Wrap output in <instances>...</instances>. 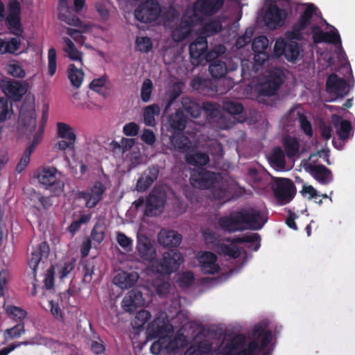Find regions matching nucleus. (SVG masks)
I'll use <instances>...</instances> for the list:
<instances>
[{"label":"nucleus","instance_id":"nucleus-1","mask_svg":"<svg viewBox=\"0 0 355 355\" xmlns=\"http://www.w3.org/2000/svg\"><path fill=\"white\" fill-rule=\"evenodd\" d=\"M267 219L260 211L254 208L242 209L221 216L218 224L225 232L234 233L245 229L258 230L263 227Z\"/></svg>","mask_w":355,"mask_h":355},{"label":"nucleus","instance_id":"nucleus-2","mask_svg":"<svg viewBox=\"0 0 355 355\" xmlns=\"http://www.w3.org/2000/svg\"><path fill=\"white\" fill-rule=\"evenodd\" d=\"M190 182L194 187L201 189H210L213 198L216 200H225L227 196V189L217 180V175L205 168L193 171Z\"/></svg>","mask_w":355,"mask_h":355},{"label":"nucleus","instance_id":"nucleus-3","mask_svg":"<svg viewBox=\"0 0 355 355\" xmlns=\"http://www.w3.org/2000/svg\"><path fill=\"white\" fill-rule=\"evenodd\" d=\"M60 174L54 166H44L40 168L36 175L39 183L45 190H48L51 196L59 197L64 192V183L57 177Z\"/></svg>","mask_w":355,"mask_h":355},{"label":"nucleus","instance_id":"nucleus-4","mask_svg":"<svg viewBox=\"0 0 355 355\" xmlns=\"http://www.w3.org/2000/svg\"><path fill=\"white\" fill-rule=\"evenodd\" d=\"M183 262V256L179 250H169L164 252L160 259L155 258L151 264L157 273L170 275L176 272Z\"/></svg>","mask_w":355,"mask_h":355},{"label":"nucleus","instance_id":"nucleus-5","mask_svg":"<svg viewBox=\"0 0 355 355\" xmlns=\"http://www.w3.org/2000/svg\"><path fill=\"white\" fill-rule=\"evenodd\" d=\"M173 327L168 322L161 321L159 318L155 319L148 327L147 332L149 337H156L163 334L164 354H170L177 348V343L171 339Z\"/></svg>","mask_w":355,"mask_h":355},{"label":"nucleus","instance_id":"nucleus-6","mask_svg":"<svg viewBox=\"0 0 355 355\" xmlns=\"http://www.w3.org/2000/svg\"><path fill=\"white\" fill-rule=\"evenodd\" d=\"M301 45L294 40H277L274 45V55L279 58L284 56L285 59L292 63H295L301 51Z\"/></svg>","mask_w":355,"mask_h":355},{"label":"nucleus","instance_id":"nucleus-7","mask_svg":"<svg viewBox=\"0 0 355 355\" xmlns=\"http://www.w3.org/2000/svg\"><path fill=\"white\" fill-rule=\"evenodd\" d=\"M271 187L275 198L281 205L290 202L295 197V186L293 182L288 178H276Z\"/></svg>","mask_w":355,"mask_h":355},{"label":"nucleus","instance_id":"nucleus-8","mask_svg":"<svg viewBox=\"0 0 355 355\" xmlns=\"http://www.w3.org/2000/svg\"><path fill=\"white\" fill-rule=\"evenodd\" d=\"M291 6L288 0L272 1L268 3L263 13V22H285L288 16Z\"/></svg>","mask_w":355,"mask_h":355},{"label":"nucleus","instance_id":"nucleus-9","mask_svg":"<svg viewBox=\"0 0 355 355\" xmlns=\"http://www.w3.org/2000/svg\"><path fill=\"white\" fill-rule=\"evenodd\" d=\"M284 72L282 69L272 68L269 71L266 80L260 86L259 94L263 96H272L276 94L284 83Z\"/></svg>","mask_w":355,"mask_h":355},{"label":"nucleus","instance_id":"nucleus-10","mask_svg":"<svg viewBox=\"0 0 355 355\" xmlns=\"http://www.w3.org/2000/svg\"><path fill=\"white\" fill-rule=\"evenodd\" d=\"M107 190L106 186L101 181H95L85 191H78L77 197L85 200V207L88 209L94 208L103 198Z\"/></svg>","mask_w":355,"mask_h":355},{"label":"nucleus","instance_id":"nucleus-11","mask_svg":"<svg viewBox=\"0 0 355 355\" xmlns=\"http://www.w3.org/2000/svg\"><path fill=\"white\" fill-rule=\"evenodd\" d=\"M166 198V193L162 187H153L146 198L144 214L146 216H155L157 211L164 207Z\"/></svg>","mask_w":355,"mask_h":355},{"label":"nucleus","instance_id":"nucleus-12","mask_svg":"<svg viewBox=\"0 0 355 355\" xmlns=\"http://www.w3.org/2000/svg\"><path fill=\"white\" fill-rule=\"evenodd\" d=\"M160 12L159 4L156 0H147L137 7L135 16L139 22H155Z\"/></svg>","mask_w":355,"mask_h":355},{"label":"nucleus","instance_id":"nucleus-13","mask_svg":"<svg viewBox=\"0 0 355 355\" xmlns=\"http://www.w3.org/2000/svg\"><path fill=\"white\" fill-rule=\"evenodd\" d=\"M224 0H196L193 13L198 17H210L218 13L224 6Z\"/></svg>","mask_w":355,"mask_h":355},{"label":"nucleus","instance_id":"nucleus-14","mask_svg":"<svg viewBox=\"0 0 355 355\" xmlns=\"http://www.w3.org/2000/svg\"><path fill=\"white\" fill-rule=\"evenodd\" d=\"M208 44L205 36L199 35L189 46L191 62L193 66H198L207 61V53Z\"/></svg>","mask_w":355,"mask_h":355},{"label":"nucleus","instance_id":"nucleus-15","mask_svg":"<svg viewBox=\"0 0 355 355\" xmlns=\"http://www.w3.org/2000/svg\"><path fill=\"white\" fill-rule=\"evenodd\" d=\"M0 87L5 95L13 101H20L27 91L25 85L8 78L1 80Z\"/></svg>","mask_w":355,"mask_h":355},{"label":"nucleus","instance_id":"nucleus-16","mask_svg":"<svg viewBox=\"0 0 355 355\" xmlns=\"http://www.w3.org/2000/svg\"><path fill=\"white\" fill-rule=\"evenodd\" d=\"M180 26L175 28L171 33L172 39L176 42H180L188 38L192 33L193 27L198 24H179ZM204 29L208 31L214 29L217 33L222 29V24H203Z\"/></svg>","mask_w":355,"mask_h":355},{"label":"nucleus","instance_id":"nucleus-17","mask_svg":"<svg viewBox=\"0 0 355 355\" xmlns=\"http://www.w3.org/2000/svg\"><path fill=\"white\" fill-rule=\"evenodd\" d=\"M19 123L31 132L36 128V113L33 103H24L19 110Z\"/></svg>","mask_w":355,"mask_h":355},{"label":"nucleus","instance_id":"nucleus-18","mask_svg":"<svg viewBox=\"0 0 355 355\" xmlns=\"http://www.w3.org/2000/svg\"><path fill=\"white\" fill-rule=\"evenodd\" d=\"M145 304V300L142 293L138 289L129 291L121 302V307L125 312H135L137 308L141 307Z\"/></svg>","mask_w":355,"mask_h":355},{"label":"nucleus","instance_id":"nucleus-19","mask_svg":"<svg viewBox=\"0 0 355 355\" xmlns=\"http://www.w3.org/2000/svg\"><path fill=\"white\" fill-rule=\"evenodd\" d=\"M198 261L202 272L205 274L214 275L220 269L217 264V257L211 252H204L199 254Z\"/></svg>","mask_w":355,"mask_h":355},{"label":"nucleus","instance_id":"nucleus-20","mask_svg":"<svg viewBox=\"0 0 355 355\" xmlns=\"http://www.w3.org/2000/svg\"><path fill=\"white\" fill-rule=\"evenodd\" d=\"M347 87L346 80L339 78L336 73H331L327 78L326 89L329 94H335L336 97L342 98L347 94Z\"/></svg>","mask_w":355,"mask_h":355},{"label":"nucleus","instance_id":"nucleus-21","mask_svg":"<svg viewBox=\"0 0 355 355\" xmlns=\"http://www.w3.org/2000/svg\"><path fill=\"white\" fill-rule=\"evenodd\" d=\"M49 253V246L46 241L41 242L31 252V257L28 261L30 268L33 271V277H36L38 265L43 258L46 259Z\"/></svg>","mask_w":355,"mask_h":355},{"label":"nucleus","instance_id":"nucleus-22","mask_svg":"<svg viewBox=\"0 0 355 355\" xmlns=\"http://www.w3.org/2000/svg\"><path fill=\"white\" fill-rule=\"evenodd\" d=\"M136 248L142 259L151 263L153 261L156 256V251L148 236L138 235Z\"/></svg>","mask_w":355,"mask_h":355},{"label":"nucleus","instance_id":"nucleus-23","mask_svg":"<svg viewBox=\"0 0 355 355\" xmlns=\"http://www.w3.org/2000/svg\"><path fill=\"white\" fill-rule=\"evenodd\" d=\"M85 6V0H73V6L71 5V1H68V10L62 13L59 10L58 19L62 22H82L76 14L80 12Z\"/></svg>","mask_w":355,"mask_h":355},{"label":"nucleus","instance_id":"nucleus-24","mask_svg":"<svg viewBox=\"0 0 355 355\" xmlns=\"http://www.w3.org/2000/svg\"><path fill=\"white\" fill-rule=\"evenodd\" d=\"M301 6L304 7V10L297 22H311V19L315 22H327L320 10L314 3H306Z\"/></svg>","mask_w":355,"mask_h":355},{"label":"nucleus","instance_id":"nucleus-25","mask_svg":"<svg viewBox=\"0 0 355 355\" xmlns=\"http://www.w3.org/2000/svg\"><path fill=\"white\" fill-rule=\"evenodd\" d=\"M159 173L157 165H153L146 170L142 176L137 182L136 189L139 192L146 191L153 183L157 179Z\"/></svg>","mask_w":355,"mask_h":355},{"label":"nucleus","instance_id":"nucleus-26","mask_svg":"<svg viewBox=\"0 0 355 355\" xmlns=\"http://www.w3.org/2000/svg\"><path fill=\"white\" fill-rule=\"evenodd\" d=\"M245 344V336L243 334H237L221 346L220 354L221 355H240V350Z\"/></svg>","mask_w":355,"mask_h":355},{"label":"nucleus","instance_id":"nucleus-27","mask_svg":"<svg viewBox=\"0 0 355 355\" xmlns=\"http://www.w3.org/2000/svg\"><path fill=\"white\" fill-rule=\"evenodd\" d=\"M309 168L311 175L321 184H329L334 180L331 171L323 164H309Z\"/></svg>","mask_w":355,"mask_h":355},{"label":"nucleus","instance_id":"nucleus-28","mask_svg":"<svg viewBox=\"0 0 355 355\" xmlns=\"http://www.w3.org/2000/svg\"><path fill=\"white\" fill-rule=\"evenodd\" d=\"M159 243L165 248H175L180 245L182 236L175 230H162L157 236Z\"/></svg>","mask_w":355,"mask_h":355},{"label":"nucleus","instance_id":"nucleus-29","mask_svg":"<svg viewBox=\"0 0 355 355\" xmlns=\"http://www.w3.org/2000/svg\"><path fill=\"white\" fill-rule=\"evenodd\" d=\"M209 71L211 76L214 78H220L224 77L228 71H234L237 68V65L232 64L228 66L226 61L221 59H213V60L208 61Z\"/></svg>","mask_w":355,"mask_h":355},{"label":"nucleus","instance_id":"nucleus-30","mask_svg":"<svg viewBox=\"0 0 355 355\" xmlns=\"http://www.w3.org/2000/svg\"><path fill=\"white\" fill-rule=\"evenodd\" d=\"M138 279L139 275L135 272H121L114 277L113 283L121 289H128L132 287Z\"/></svg>","mask_w":355,"mask_h":355},{"label":"nucleus","instance_id":"nucleus-31","mask_svg":"<svg viewBox=\"0 0 355 355\" xmlns=\"http://www.w3.org/2000/svg\"><path fill=\"white\" fill-rule=\"evenodd\" d=\"M168 123L173 132H183L187 123V116L182 110H178L168 116Z\"/></svg>","mask_w":355,"mask_h":355},{"label":"nucleus","instance_id":"nucleus-32","mask_svg":"<svg viewBox=\"0 0 355 355\" xmlns=\"http://www.w3.org/2000/svg\"><path fill=\"white\" fill-rule=\"evenodd\" d=\"M170 143L174 150L178 152L187 151L190 148V140L182 132H173L170 136Z\"/></svg>","mask_w":355,"mask_h":355},{"label":"nucleus","instance_id":"nucleus-33","mask_svg":"<svg viewBox=\"0 0 355 355\" xmlns=\"http://www.w3.org/2000/svg\"><path fill=\"white\" fill-rule=\"evenodd\" d=\"M243 15V8L241 0H234L227 7L224 14V18L229 20V22H239Z\"/></svg>","mask_w":355,"mask_h":355},{"label":"nucleus","instance_id":"nucleus-34","mask_svg":"<svg viewBox=\"0 0 355 355\" xmlns=\"http://www.w3.org/2000/svg\"><path fill=\"white\" fill-rule=\"evenodd\" d=\"M288 117L293 120L297 119L300 128L304 132V133L309 137H311L313 135L311 123L304 114L295 110V109H291L288 112Z\"/></svg>","mask_w":355,"mask_h":355},{"label":"nucleus","instance_id":"nucleus-35","mask_svg":"<svg viewBox=\"0 0 355 355\" xmlns=\"http://www.w3.org/2000/svg\"><path fill=\"white\" fill-rule=\"evenodd\" d=\"M71 24L74 25L78 28H67V33L76 42L83 44L85 41V37L83 35V33L89 31L94 24H83L84 26H81L83 24Z\"/></svg>","mask_w":355,"mask_h":355},{"label":"nucleus","instance_id":"nucleus-36","mask_svg":"<svg viewBox=\"0 0 355 355\" xmlns=\"http://www.w3.org/2000/svg\"><path fill=\"white\" fill-rule=\"evenodd\" d=\"M186 161L188 164L197 167V168L191 171V173L194 171L200 170V168H205L204 166L209 162V157L205 153L197 152L193 154L187 155Z\"/></svg>","mask_w":355,"mask_h":355},{"label":"nucleus","instance_id":"nucleus-37","mask_svg":"<svg viewBox=\"0 0 355 355\" xmlns=\"http://www.w3.org/2000/svg\"><path fill=\"white\" fill-rule=\"evenodd\" d=\"M20 44L21 40L18 37L10 39H3L0 37V55L15 53L19 50Z\"/></svg>","mask_w":355,"mask_h":355},{"label":"nucleus","instance_id":"nucleus-38","mask_svg":"<svg viewBox=\"0 0 355 355\" xmlns=\"http://www.w3.org/2000/svg\"><path fill=\"white\" fill-rule=\"evenodd\" d=\"M283 146L285 153L288 158L298 155L300 151V143L297 138L292 136H286L283 139Z\"/></svg>","mask_w":355,"mask_h":355},{"label":"nucleus","instance_id":"nucleus-39","mask_svg":"<svg viewBox=\"0 0 355 355\" xmlns=\"http://www.w3.org/2000/svg\"><path fill=\"white\" fill-rule=\"evenodd\" d=\"M67 76L73 87H80L85 76L81 69H78L74 64H70L67 69Z\"/></svg>","mask_w":355,"mask_h":355},{"label":"nucleus","instance_id":"nucleus-40","mask_svg":"<svg viewBox=\"0 0 355 355\" xmlns=\"http://www.w3.org/2000/svg\"><path fill=\"white\" fill-rule=\"evenodd\" d=\"M182 105L184 110L193 118H198L202 112V107L198 103L193 101L189 97L182 99Z\"/></svg>","mask_w":355,"mask_h":355},{"label":"nucleus","instance_id":"nucleus-41","mask_svg":"<svg viewBox=\"0 0 355 355\" xmlns=\"http://www.w3.org/2000/svg\"><path fill=\"white\" fill-rule=\"evenodd\" d=\"M226 241L231 243L232 244L252 243L258 242L254 248V250H257L260 247L261 237L258 233H251L250 234H245L241 236L228 238L226 239Z\"/></svg>","mask_w":355,"mask_h":355},{"label":"nucleus","instance_id":"nucleus-42","mask_svg":"<svg viewBox=\"0 0 355 355\" xmlns=\"http://www.w3.org/2000/svg\"><path fill=\"white\" fill-rule=\"evenodd\" d=\"M5 22H21V6L17 0L10 1Z\"/></svg>","mask_w":355,"mask_h":355},{"label":"nucleus","instance_id":"nucleus-43","mask_svg":"<svg viewBox=\"0 0 355 355\" xmlns=\"http://www.w3.org/2000/svg\"><path fill=\"white\" fill-rule=\"evenodd\" d=\"M5 311L10 319L17 323L24 322V320L27 315V312L22 308L14 305H8L5 307Z\"/></svg>","mask_w":355,"mask_h":355},{"label":"nucleus","instance_id":"nucleus-44","mask_svg":"<svg viewBox=\"0 0 355 355\" xmlns=\"http://www.w3.org/2000/svg\"><path fill=\"white\" fill-rule=\"evenodd\" d=\"M25 333L24 322L17 323L12 327L6 329L3 331V338L6 342L19 338Z\"/></svg>","mask_w":355,"mask_h":355},{"label":"nucleus","instance_id":"nucleus-45","mask_svg":"<svg viewBox=\"0 0 355 355\" xmlns=\"http://www.w3.org/2000/svg\"><path fill=\"white\" fill-rule=\"evenodd\" d=\"M62 40L65 44L63 50L68 57L72 60L82 61L83 53L78 50L73 42L67 37H64Z\"/></svg>","mask_w":355,"mask_h":355},{"label":"nucleus","instance_id":"nucleus-46","mask_svg":"<svg viewBox=\"0 0 355 355\" xmlns=\"http://www.w3.org/2000/svg\"><path fill=\"white\" fill-rule=\"evenodd\" d=\"M153 44L151 39L147 36H137L135 39V49L142 53H148L153 50Z\"/></svg>","mask_w":355,"mask_h":355},{"label":"nucleus","instance_id":"nucleus-47","mask_svg":"<svg viewBox=\"0 0 355 355\" xmlns=\"http://www.w3.org/2000/svg\"><path fill=\"white\" fill-rule=\"evenodd\" d=\"M270 161L279 168H284L286 166L285 153L279 146L275 147L270 153Z\"/></svg>","mask_w":355,"mask_h":355},{"label":"nucleus","instance_id":"nucleus-48","mask_svg":"<svg viewBox=\"0 0 355 355\" xmlns=\"http://www.w3.org/2000/svg\"><path fill=\"white\" fill-rule=\"evenodd\" d=\"M58 135L60 138L76 141V135L73 128L68 124L62 122L57 123Z\"/></svg>","mask_w":355,"mask_h":355},{"label":"nucleus","instance_id":"nucleus-49","mask_svg":"<svg viewBox=\"0 0 355 355\" xmlns=\"http://www.w3.org/2000/svg\"><path fill=\"white\" fill-rule=\"evenodd\" d=\"M159 107L157 104H153L146 107L144 112V121L146 125H155V115L159 114Z\"/></svg>","mask_w":355,"mask_h":355},{"label":"nucleus","instance_id":"nucleus-50","mask_svg":"<svg viewBox=\"0 0 355 355\" xmlns=\"http://www.w3.org/2000/svg\"><path fill=\"white\" fill-rule=\"evenodd\" d=\"M182 89L178 83L173 85L172 87L168 91L167 102L166 103L164 107V113H166L168 110L171 107L174 101L180 96Z\"/></svg>","mask_w":355,"mask_h":355},{"label":"nucleus","instance_id":"nucleus-51","mask_svg":"<svg viewBox=\"0 0 355 355\" xmlns=\"http://www.w3.org/2000/svg\"><path fill=\"white\" fill-rule=\"evenodd\" d=\"M223 110L231 115H237L241 114L243 110V106L241 103L224 101L222 104Z\"/></svg>","mask_w":355,"mask_h":355},{"label":"nucleus","instance_id":"nucleus-52","mask_svg":"<svg viewBox=\"0 0 355 355\" xmlns=\"http://www.w3.org/2000/svg\"><path fill=\"white\" fill-rule=\"evenodd\" d=\"M105 225L103 223L97 222L91 232V237L94 241L100 243L105 239Z\"/></svg>","mask_w":355,"mask_h":355},{"label":"nucleus","instance_id":"nucleus-53","mask_svg":"<svg viewBox=\"0 0 355 355\" xmlns=\"http://www.w3.org/2000/svg\"><path fill=\"white\" fill-rule=\"evenodd\" d=\"M269 40L265 35L256 37L252 44V49L254 52H268Z\"/></svg>","mask_w":355,"mask_h":355},{"label":"nucleus","instance_id":"nucleus-54","mask_svg":"<svg viewBox=\"0 0 355 355\" xmlns=\"http://www.w3.org/2000/svg\"><path fill=\"white\" fill-rule=\"evenodd\" d=\"M324 42L334 44L336 47L343 49L340 34L338 30L334 27L333 30L325 32Z\"/></svg>","mask_w":355,"mask_h":355},{"label":"nucleus","instance_id":"nucleus-55","mask_svg":"<svg viewBox=\"0 0 355 355\" xmlns=\"http://www.w3.org/2000/svg\"><path fill=\"white\" fill-rule=\"evenodd\" d=\"M254 63L252 64V71L254 73L258 72L260 68L269 59L270 55L268 52H254Z\"/></svg>","mask_w":355,"mask_h":355},{"label":"nucleus","instance_id":"nucleus-56","mask_svg":"<svg viewBox=\"0 0 355 355\" xmlns=\"http://www.w3.org/2000/svg\"><path fill=\"white\" fill-rule=\"evenodd\" d=\"M12 112V106L9 105L7 98L0 97V123L10 119Z\"/></svg>","mask_w":355,"mask_h":355},{"label":"nucleus","instance_id":"nucleus-57","mask_svg":"<svg viewBox=\"0 0 355 355\" xmlns=\"http://www.w3.org/2000/svg\"><path fill=\"white\" fill-rule=\"evenodd\" d=\"M151 315L145 309L138 311L134 319V324L136 328H143L144 324L150 319Z\"/></svg>","mask_w":355,"mask_h":355},{"label":"nucleus","instance_id":"nucleus-58","mask_svg":"<svg viewBox=\"0 0 355 355\" xmlns=\"http://www.w3.org/2000/svg\"><path fill=\"white\" fill-rule=\"evenodd\" d=\"M220 252L230 258L237 259L241 255V250L237 246H231L225 243H221L219 245Z\"/></svg>","mask_w":355,"mask_h":355},{"label":"nucleus","instance_id":"nucleus-59","mask_svg":"<svg viewBox=\"0 0 355 355\" xmlns=\"http://www.w3.org/2000/svg\"><path fill=\"white\" fill-rule=\"evenodd\" d=\"M7 72L15 78H23L25 76V71L21 66L15 61H12L7 66Z\"/></svg>","mask_w":355,"mask_h":355},{"label":"nucleus","instance_id":"nucleus-60","mask_svg":"<svg viewBox=\"0 0 355 355\" xmlns=\"http://www.w3.org/2000/svg\"><path fill=\"white\" fill-rule=\"evenodd\" d=\"M351 130V123L347 120H343L341 121L340 126L337 128L336 132L340 139L345 140L349 138Z\"/></svg>","mask_w":355,"mask_h":355},{"label":"nucleus","instance_id":"nucleus-61","mask_svg":"<svg viewBox=\"0 0 355 355\" xmlns=\"http://www.w3.org/2000/svg\"><path fill=\"white\" fill-rule=\"evenodd\" d=\"M56 51L54 48H50L48 51V72L50 76H53L56 71Z\"/></svg>","mask_w":355,"mask_h":355},{"label":"nucleus","instance_id":"nucleus-62","mask_svg":"<svg viewBox=\"0 0 355 355\" xmlns=\"http://www.w3.org/2000/svg\"><path fill=\"white\" fill-rule=\"evenodd\" d=\"M153 89V83L150 79L145 80L141 86V98L143 102L147 103L150 101Z\"/></svg>","mask_w":355,"mask_h":355},{"label":"nucleus","instance_id":"nucleus-63","mask_svg":"<svg viewBox=\"0 0 355 355\" xmlns=\"http://www.w3.org/2000/svg\"><path fill=\"white\" fill-rule=\"evenodd\" d=\"M33 153L31 149H26L20 158V160L16 166L15 171L20 173H21L28 166L30 162L31 155Z\"/></svg>","mask_w":355,"mask_h":355},{"label":"nucleus","instance_id":"nucleus-64","mask_svg":"<svg viewBox=\"0 0 355 355\" xmlns=\"http://www.w3.org/2000/svg\"><path fill=\"white\" fill-rule=\"evenodd\" d=\"M116 241L119 245L126 251H130L132 250V240L128 237L124 233L118 232L116 234Z\"/></svg>","mask_w":355,"mask_h":355}]
</instances>
